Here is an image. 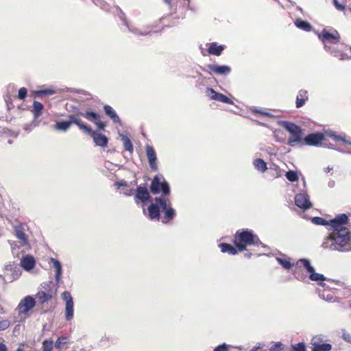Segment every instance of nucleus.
<instances>
[{
    "label": "nucleus",
    "mask_w": 351,
    "mask_h": 351,
    "mask_svg": "<svg viewBox=\"0 0 351 351\" xmlns=\"http://www.w3.org/2000/svg\"><path fill=\"white\" fill-rule=\"evenodd\" d=\"M10 322L7 319L0 321V330H3L10 326Z\"/></svg>",
    "instance_id": "45"
},
{
    "label": "nucleus",
    "mask_w": 351,
    "mask_h": 351,
    "mask_svg": "<svg viewBox=\"0 0 351 351\" xmlns=\"http://www.w3.org/2000/svg\"><path fill=\"white\" fill-rule=\"evenodd\" d=\"M324 140V134L322 133L317 132L312 133L304 138V142L306 145L310 146H317L322 143V142Z\"/></svg>",
    "instance_id": "14"
},
{
    "label": "nucleus",
    "mask_w": 351,
    "mask_h": 351,
    "mask_svg": "<svg viewBox=\"0 0 351 351\" xmlns=\"http://www.w3.org/2000/svg\"><path fill=\"white\" fill-rule=\"evenodd\" d=\"M115 184L117 186V188H119L121 186H124L126 184L125 182H117Z\"/></svg>",
    "instance_id": "55"
},
{
    "label": "nucleus",
    "mask_w": 351,
    "mask_h": 351,
    "mask_svg": "<svg viewBox=\"0 0 351 351\" xmlns=\"http://www.w3.org/2000/svg\"><path fill=\"white\" fill-rule=\"evenodd\" d=\"M219 247L221 248V251L223 252V253H228L231 255H235L238 253V248L236 247H233L232 245L230 244H228V243H220L219 245Z\"/></svg>",
    "instance_id": "23"
},
{
    "label": "nucleus",
    "mask_w": 351,
    "mask_h": 351,
    "mask_svg": "<svg viewBox=\"0 0 351 351\" xmlns=\"http://www.w3.org/2000/svg\"><path fill=\"white\" fill-rule=\"evenodd\" d=\"M0 351H6V346L3 343H0Z\"/></svg>",
    "instance_id": "54"
},
{
    "label": "nucleus",
    "mask_w": 351,
    "mask_h": 351,
    "mask_svg": "<svg viewBox=\"0 0 351 351\" xmlns=\"http://www.w3.org/2000/svg\"><path fill=\"white\" fill-rule=\"evenodd\" d=\"M36 298L40 303H45L51 299V295L49 291L40 290L36 294Z\"/></svg>",
    "instance_id": "27"
},
{
    "label": "nucleus",
    "mask_w": 351,
    "mask_h": 351,
    "mask_svg": "<svg viewBox=\"0 0 351 351\" xmlns=\"http://www.w3.org/2000/svg\"><path fill=\"white\" fill-rule=\"evenodd\" d=\"M64 338H58L57 341H56V347L58 349H62V346L66 343V341H63L62 340Z\"/></svg>",
    "instance_id": "49"
},
{
    "label": "nucleus",
    "mask_w": 351,
    "mask_h": 351,
    "mask_svg": "<svg viewBox=\"0 0 351 351\" xmlns=\"http://www.w3.org/2000/svg\"><path fill=\"white\" fill-rule=\"evenodd\" d=\"M256 112L261 114L263 115L267 116V117H271V116L269 112H268L267 111H265L263 110H256Z\"/></svg>",
    "instance_id": "52"
},
{
    "label": "nucleus",
    "mask_w": 351,
    "mask_h": 351,
    "mask_svg": "<svg viewBox=\"0 0 351 351\" xmlns=\"http://www.w3.org/2000/svg\"><path fill=\"white\" fill-rule=\"evenodd\" d=\"M348 220V217L346 214H341L330 220V226L333 232L330 237L324 239L322 243L324 248L341 252L351 250V237L348 230L345 227Z\"/></svg>",
    "instance_id": "1"
},
{
    "label": "nucleus",
    "mask_w": 351,
    "mask_h": 351,
    "mask_svg": "<svg viewBox=\"0 0 351 351\" xmlns=\"http://www.w3.org/2000/svg\"><path fill=\"white\" fill-rule=\"evenodd\" d=\"M151 191L153 194L162 193L163 197L169 195L170 189L169 184L165 181L163 177L155 176L152 181L150 186Z\"/></svg>",
    "instance_id": "7"
},
{
    "label": "nucleus",
    "mask_w": 351,
    "mask_h": 351,
    "mask_svg": "<svg viewBox=\"0 0 351 351\" xmlns=\"http://www.w3.org/2000/svg\"><path fill=\"white\" fill-rule=\"evenodd\" d=\"M21 266L25 271H30L35 266V260L32 256H26L21 260Z\"/></svg>",
    "instance_id": "19"
},
{
    "label": "nucleus",
    "mask_w": 351,
    "mask_h": 351,
    "mask_svg": "<svg viewBox=\"0 0 351 351\" xmlns=\"http://www.w3.org/2000/svg\"><path fill=\"white\" fill-rule=\"evenodd\" d=\"M332 3L337 10L339 11H343L345 10V5L341 3L338 0H332Z\"/></svg>",
    "instance_id": "43"
},
{
    "label": "nucleus",
    "mask_w": 351,
    "mask_h": 351,
    "mask_svg": "<svg viewBox=\"0 0 351 351\" xmlns=\"http://www.w3.org/2000/svg\"><path fill=\"white\" fill-rule=\"evenodd\" d=\"M324 147H328V148H330V149H334L332 144H329V145L324 144Z\"/></svg>",
    "instance_id": "58"
},
{
    "label": "nucleus",
    "mask_w": 351,
    "mask_h": 351,
    "mask_svg": "<svg viewBox=\"0 0 351 351\" xmlns=\"http://www.w3.org/2000/svg\"><path fill=\"white\" fill-rule=\"evenodd\" d=\"M16 351H23V349L21 348H19Z\"/></svg>",
    "instance_id": "61"
},
{
    "label": "nucleus",
    "mask_w": 351,
    "mask_h": 351,
    "mask_svg": "<svg viewBox=\"0 0 351 351\" xmlns=\"http://www.w3.org/2000/svg\"><path fill=\"white\" fill-rule=\"evenodd\" d=\"M311 221L314 224H316V225L330 226V221H327L322 217H313Z\"/></svg>",
    "instance_id": "41"
},
{
    "label": "nucleus",
    "mask_w": 351,
    "mask_h": 351,
    "mask_svg": "<svg viewBox=\"0 0 351 351\" xmlns=\"http://www.w3.org/2000/svg\"><path fill=\"white\" fill-rule=\"evenodd\" d=\"M35 93L40 97L51 95L56 93L52 88H45L35 91Z\"/></svg>",
    "instance_id": "37"
},
{
    "label": "nucleus",
    "mask_w": 351,
    "mask_h": 351,
    "mask_svg": "<svg viewBox=\"0 0 351 351\" xmlns=\"http://www.w3.org/2000/svg\"><path fill=\"white\" fill-rule=\"evenodd\" d=\"M124 23L128 28L129 31L132 32L134 35L142 36V35H146L147 34V32H143L133 25H130L126 21H124Z\"/></svg>",
    "instance_id": "35"
},
{
    "label": "nucleus",
    "mask_w": 351,
    "mask_h": 351,
    "mask_svg": "<svg viewBox=\"0 0 351 351\" xmlns=\"http://www.w3.org/2000/svg\"><path fill=\"white\" fill-rule=\"evenodd\" d=\"M331 170H332V167H328L326 169H324V172L329 173Z\"/></svg>",
    "instance_id": "56"
},
{
    "label": "nucleus",
    "mask_w": 351,
    "mask_h": 351,
    "mask_svg": "<svg viewBox=\"0 0 351 351\" xmlns=\"http://www.w3.org/2000/svg\"><path fill=\"white\" fill-rule=\"evenodd\" d=\"M62 298L65 301V317L67 321H70L73 317V302L71 295L69 292L64 291L62 294Z\"/></svg>",
    "instance_id": "9"
},
{
    "label": "nucleus",
    "mask_w": 351,
    "mask_h": 351,
    "mask_svg": "<svg viewBox=\"0 0 351 351\" xmlns=\"http://www.w3.org/2000/svg\"><path fill=\"white\" fill-rule=\"evenodd\" d=\"M295 276L296 278L299 279V277L297 276V274L296 273H295Z\"/></svg>",
    "instance_id": "63"
},
{
    "label": "nucleus",
    "mask_w": 351,
    "mask_h": 351,
    "mask_svg": "<svg viewBox=\"0 0 351 351\" xmlns=\"http://www.w3.org/2000/svg\"><path fill=\"white\" fill-rule=\"evenodd\" d=\"M252 256V254L251 253H249V254H245V256L247 257V258H250Z\"/></svg>",
    "instance_id": "60"
},
{
    "label": "nucleus",
    "mask_w": 351,
    "mask_h": 351,
    "mask_svg": "<svg viewBox=\"0 0 351 351\" xmlns=\"http://www.w3.org/2000/svg\"><path fill=\"white\" fill-rule=\"evenodd\" d=\"M234 243L239 252L246 250L247 246L263 245L258 236L249 229L237 230L234 234Z\"/></svg>",
    "instance_id": "3"
},
{
    "label": "nucleus",
    "mask_w": 351,
    "mask_h": 351,
    "mask_svg": "<svg viewBox=\"0 0 351 351\" xmlns=\"http://www.w3.org/2000/svg\"><path fill=\"white\" fill-rule=\"evenodd\" d=\"M206 95L210 99L221 101L224 104H233V101L229 99L227 96L216 92L212 88H206Z\"/></svg>",
    "instance_id": "11"
},
{
    "label": "nucleus",
    "mask_w": 351,
    "mask_h": 351,
    "mask_svg": "<svg viewBox=\"0 0 351 351\" xmlns=\"http://www.w3.org/2000/svg\"><path fill=\"white\" fill-rule=\"evenodd\" d=\"M342 338L343 339V340H345L346 341L348 342V343H351V334L344 331L343 333H342Z\"/></svg>",
    "instance_id": "50"
},
{
    "label": "nucleus",
    "mask_w": 351,
    "mask_h": 351,
    "mask_svg": "<svg viewBox=\"0 0 351 351\" xmlns=\"http://www.w3.org/2000/svg\"><path fill=\"white\" fill-rule=\"evenodd\" d=\"M285 177L291 182H297L298 180V173L295 171H288L285 173Z\"/></svg>",
    "instance_id": "38"
},
{
    "label": "nucleus",
    "mask_w": 351,
    "mask_h": 351,
    "mask_svg": "<svg viewBox=\"0 0 351 351\" xmlns=\"http://www.w3.org/2000/svg\"><path fill=\"white\" fill-rule=\"evenodd\" d=\"M308 99V92L305 90H300L296 97L295 105L298 108L303 106Z\"/></svg>",
    "instance_id": "21"
},
{
    "label": "nucleus",
    "mask_w": 351,
    "mask_h": 351,
    "mask_svg": "<svg viewBox=\"0 0 351 351\" xmlns=\"http://www.w3.org/2000/svg\"><path fill=\"white\" fill-rule=\"evenodd\" d=\"M35 304L34 299L32 296L27 295L21 300L17 308L21 313H27L35 306Z\"/></svg>",
    "instance_id": "13"
},
{
    "label": "nucleus",
    "mask_w": 351,
    "mask_h": 351,
    "mask_svg": "<svg viewBox=\"0 0 351 351\" xmlns=\"http://www.w3.org/2000/svg\"><path fill=\"white\" fill-rule=\"evenodd\" d=\"M160 208L165 213L163 223H167L176 215L175 210L171 207L170 201L165 197H156L155 202H152L147 208L148 217L151 220H159Z\"/></svg>",
    "instance_id": "2"
},
{
    "label": "nucleus",
    "mask_w": 351,
    "mask_h": 351,
    "mask_svg": "<svg viewBox=\"0 0 351 351\" xmlns=\"http://www.w3.org/2000/svg\"><path fill=\"white\" fill-rule=\"evenodd\" d=\"M276 261L286 269H290L293 265L289 258L277 257Z\"/></svg>",
    "instance_id": "36"
},
{
    "label": "nucleus",
    "mask_w": 351,
    "mask_h": 351,
    "mask_svg": "<svg viewBox=\"0 0 351 351\" xmlns=\"http://www.w3.org/2000/svg\"><path fill=\"white\" fill-rule=\"evenodd\" d=\"M50 263L53 264V267L55 269V272H56L55 279H56V283H59L60 280V278H61V276H62V264H61V263L58 260H57V259H56L54 258H50Z\"/></svg>",
    "instance_id": "20"
},
{
    "label": "nucleus",
    "mask_w": 351,
    "mask_h": 351,
    "mask_svg": "<svg viewBox=\"0 0 351 351\" xmlns=\"http://www.w3.org/2000/svg\"><path fill=\"white\" fill-rule=\"evenodd\" d=\"M53 348V341H45L43 343V351H51Z\"/></svg>",
    "instance_id": "42"
},
{
    "label": "nucleus",
    "mask_w": 351,
    "mask_h": 351,
    "mask_svg": "<svg viewBox=\"0 0 351 351\" xmlns=\"http://www.w3.org/2000/svg\"><path fill=\"white\" fill-rule=\"evenodd\" d=\"M319 297L328 302H331L334 298L333 292L330 290H324L319 293Z\"/></svg>",
    "instance_id": "32"
},
{
    "label": "nucleus",
    "mask_w": 351,
    "mask_h": 351,
    "mask_svg": "<svg viewBox=\"0 0 351 351\" xmlns=\"http://www.w3.org/2000/svg\"><path fill=\"white\" fill-rule=\"evenodd\" d=\"M224 49L223 45H218L216 43H212L208 49V53L211 55L219 56Z\"/></svg>",
    "instance_id": "26"
},
{
    "label": "nucleus",
    "mask_w": 351,
    "mask_h": 351,
    "mask_svg": "<svg viewBox=\"0 0 351 351\" xmlns=\"http://www.w3.org/2000/svg\"><path fill=\"white\" fill-rule=\"evenodd\" d=\"M253 165L257 171H261L262 173H264L267 169V163L263 159H255L253 161Z\"/></svg>",
    "instance_id": "28"
},
{
    "label": "nucleus",
    "mask_w": 351,
    "mask_h": 351,
    "mask_svg": "<svg viewBox=\"0 0 351 351\" xmlns=\"http://www.w3.org/2000/svg\"><path fill=\"white\" fill-rule=\"evenodd\" d=\"M43 108H44V106L40 102H39L38 101H34L33 109H32V112H33L34 119H37L40 117V116L42 114V111H43Z\"/></svg>",
    "instance_id": "25"
},
{
    "label": "nucleus",
    "mask_w": 351,
    "mask_h": 351,
    "mask_svg": "<svg viewBox=\"0 0 351 351\" xmlns=\"http://www.w3.org/2000/svg\"><path fill=\"white\" fill-rule=\"evenodd\" d=\"M165 3H167L169 6H171L173 3H174L173 0H163Z\"/></svg>",
    "instance_id": "53"
},
{
    "label": "nucleus",
    "mask_w": 351,
    "mask_h": 351,
    "mask_svg": "<svg viewBox=\"0 0 351 351\" xmlns=\"http://www.w3.org/2000/svg\"><path fill=\"white\" fill-rule=\"evenodd\" d=\"M150 195L145 186H138L136 190L135 198L141 201L143 203L150 199Z\"/></svg>",
    "instance_id": "16"
},
{
    "label": "nucleus",
    "mask_w": 351,
    "mask_h": 351,
    "mask_svg": "<svg viewBox=\"0 0 351 351\" xmlns=\"http://www.w3.org/2000/svg\"><path fill=\"white\" fill-rule=\"evenodd\" d=\"M21 271L19 268H14L11 269V277L9 278V280L10 282L13 280H16L19 278V277L21 276Z\"/></svg>",
    "instance_id": "39"
},
{
    "label": "nucleus",
    "mask_w": 351,
    "mask_h": 351,
    "mask_svg": "<svg viewBox=\"0 0 351 351\" xmlns=\"http://www.w3.org/2000/svg\"><path fill=\"white\" fill-rule=\"evenodd\" d=\"M8 143L9 144H12V141L11 140H9V141H8Z\"/></svg>",
    "instance_id": "62"
},
{
    "label": "nucleus",
    "mask_w": 351,
    "mask_h": 351,
    "mask_svg": "<svg viewBox=\"0 0 351 351\" xmlns=\"http://www.w3.org/2000/svg\"><path fill=\"white\" fill-rule=\"evenodd\" d=\"M228 348V346L226 343H222L217 347H216L214 351H227Z\"/></svg>",
    "instance_id": "48"
},
{
    "label": "nucleus",
    "mask_w": 351,
    "mask_h": 351,
    "mask_svg": "<svg viewBox=\"0 0 351 351\" xmlns=\"http://www.w3.org/2000/svg\"><path fill=\"white\" fill-rule=\"evenodd\" d=\"M298 264H301L306 269L309 274V278L312 281H316L321 286H324L325 284L323 282L326 280V277L321 274L316 273L315 269L311 266L310 261L308 259L302 258L298 261Z\"/></svg>",
    "instance_id": "8"
},
{
    "label": "nucleus",
    "mask_w": 351,
    "mask_h": 351,
    "mask_svg": "<svg viewBox=\"0 0 351 351\" xmlns=\"http://www.w3.org/2000/svg\"><path fill=\"white\" fill-rule=\"evenodd\" d=\"M73 123L77 125L81 130H84V132H85L86 133L90 134V128L85 125L82 121V120L78 117V116L75 114L69 115L68 121H56L55 125H53V129L58 131L66 132Z\"/></svg>",
    "instance_id": "5"
},
{
    "label": "nucleus",
    "mask_w": 351,
    "mask_h": 351,
    "mask_svg": "<svg viewBox=\"0 0 351 351\" xmlns=\"http://www.w3.org/2000/svg\"><path fill=\"white\" fill-rule=\"evenodd\" d=\"M325 341V337L322 335H319L313 337L311 339V345L313 347L315 346L316 344H322Z\"/></svg>",
    "instance_id": "40"
},
{
    "label": "nucleus",
    "mask_w": 351,
    "mask_h": 351,
    "mask_svg": "<svg viewBox=\"0 0 351 351\" xmlns=\"http://www.w3.org/2000/svg\"><path fill=\"white\" fill-rule=\"evenodd\" d=\"M280 125L286 130H287L291 136L288 139V144L289 145L293 146L294 143H299L301 142L302 136V130L298 125L289 121H282Z\"/></svg>",
    "instance_id": "6"
},
{
    "label": "nucleus",
    "mask_w": 351,
    "mask_h": 351,
    "mask_svg": "<svg viewBox=\"0 0 351 351\" xmlns=\"http://www.w3.org/2000/svg\"><path fill=\"white\" fill-rule=\"evenodd\" d=\"M293 351H306L305 346L302 343H298L293 346Z\"/></svg>",
    "instance_id": "47"
},
{
    "label": "nucleus",
    "mask_w": 351,
    "mask_h": 351,
    "mask_svg": "<svg viewBox=\"0 0 351 351\" xmlns=\"http://www.w3.org/2000/svg\"><path fill=\"white\" fill-rule=\"evenodd\" d=\"M104 112L114 123H121L119 116L117 114L115 110L108 105H105L104 107Z\"/></svg>",
    "instance_id": "22"
},
{
    "label": "nucleus",
    "mask_w": 351,
    "mask_h": 351,
    "mask_svg": "<svg viewBox=\"0 0 351 351\" xmlns=\"http://www.w3.org/2000/svg\"><path fill=\"white\" fill-rule=\"evenodd\" d=\"M279 176H280V174L277 173L276 177L278 178V177H279Z\"/></svg>",
    "instance_id": "64"
},
{
    "label": "nucleus",
    "mask_w": 351,
    "mask_h": 351,
    "mask_svg": "<svg viewBox=\"0 0 351 351\" xmlns=\"http://www.w3.org/2000/svg\"><path fill=\"white\" fill-rule=\"evenodd\" d=\"M209 69L215 74L218 75H228L231 71V68L227 65H217V64H209L208 66Z\"/></svg>",
    "instance_id": "17"
},
{
    "label": "nucleus",
    "mask_w": 351,
    "mask_h": 351,
    "mask_svg": "<svg viewBox=\"0 0 351 351\" xmlns=\"http://www.w3.org/2000/svg\"><path fill=\"white\" fill-rule=\"evenodd\" d=\"M282 349V344L280 342H276L269 348V351L281 350Z\"/></svg>",
    "instance_id": "46"
},
{
    "label": "nucleus",
    "mask_w": 351,
    "mask_h": 351,
    "mask_svg": "<svg viewBox=\"0 0 351 351\" xmlns=\"http://www.w3.org/2000/svg\"><path fill=\"white\" fill-rule=\"evenodd\" d=\"M12 254L15 256H19L21 253H23L25 251H22L23 247L21 245L19 241H12L10 243Z\"/></svg>",
    "instance_id": "29"
},
{
    "label": "nucleus",
    "mask_w": 351,
    "mask_h": 351,
    "mask_svg": "<svg viewBox=\"0 0 351 351\" xmlns=\"http://www.w3.org/2000/svg\"><path fill=\"white\" fill-rule=\"evenodd\" d=\"M14 233L16 238L19 240V243L23 247L22 251L28 250L30 248V245L28 242L27 235L25 233L23 228L21 226L15 227Z\"/></svg>",
    "instance_id": "10"
},
{
    "label": "nucleus",
    "mask_w": 351,
    "mask_h": 351,
    "mask_svg": "<svg viewBox=\"0 0 351 351\" xmlns=\"http://www.w3.org/2000/svg\"><path fill=\"white\" fill-rule=\"evenodd\" d=\"M146 154L149 167L152 170H157L156 154L154 148L150 145L146 146Z\"/></svg>",
    "instance_id": "15"
},
{
    "label": "nucleus",
    "mask_w": 351,
    "mask_h": 351,
    "mask_svg": "<svg viewBox=\"0 0 351 351\" xmlns=\"http://www.w3.org/2000/svg\"><path fill=\"white\" fill-rule=\"evenodd\" d=\"M27 90L25 88H24V87L21 88L19 90V94H18L19 99H24L27 95Z\"/></svg>",
    "instance_id": "44"
},
{
    "label": "nucleus",
    "mask_w": 351,
    "mask_h": 351,
    "mask_svg": "<svg viewBox=\"0 0 351 351\" xmlns=\"http://www.w3.org/2000/svg\"><path fill=\"white\" fill-rule=\"evenodd\" d=\"M324 147H328V148H330V149H334L332 144H329V145L324 144Z\"/></svg>",
    "instance_id": "57"
},
{
    "label": "nucleus",
    "mask_w": 351,
    "mask_h": 351,
    "mask_svg": "<svg viewBox=\"0 0 351 351\" xmlns=\"http://www.w3.org/2000/svg\"><path fill=\"white\" fill-rule=\"evenodd\" d=\"M295 25L299 29H303L306 32L310 31L311 29V26L308 22L302 21V19H300L295 20Z\"/></svg>",
    "instance_id": "31"
},
{
    "label": "nucleus",
    "mask_w": 351,
    "mask_h": 351,
    "mask_svg": "<svg viewBox=\"0 0 351 351\" xmlns=\"http://www.w3.org/2000/svg\"><path fill=\"white\" fill-rule=\"evenodd\" d=\"M325 134L326 136H328V137L332 138L335 141H341L344 143H347V144L351 145V140H347L344 137H343L340 135L336 134L335 132L332 130H326L325 132Z\"/></svg>",
    "instance_id": "24"
},
{
    "label": "nucleus",
    "mask_w": 351,
    "mask_h": 351,
    "mask_svg": "<svg viewBox=\"0 0 351 351\" xmlns=\"http://www.w3.org/2000/svg\"><path fill=\"white\" fill-rule=\"evenodd\" d=\"M95 123L101 130H104L105 128V127H106V124L104 123L101 122L100 121V119L96 123Z\"/></svg>",
    "instance_id": "51"
},
{
    "label": "nucleus",
    "mask_w": 351,
    "mask_h": 351,
    "mask_svg": "<svg viewBox=\"0 0 351 351\" xmlns=\"http://www.w3.org/2000/svg\"><path fill=\"white\" fill-rule=\"evenodd\" d=\"M80 115L86 117L88 120L96 123L99 119L100 116L97 113L91 111H86L85 112L80 113Z\"/></svg>",
    "instance_id": "30"
},
{
    "label": "nucleus",
    "mask_w": 351,
    "mask_h": 351,
    "mask_svg": "<svg viewBox=\"0 0 351 351\" xmlns=\"http://www.w3.org/2000/svg\"><path fill=\"white\" fill-rule=\"evenodd\" d=\"M295 204L298 207L304 210H306L312 207V204L309 200V197L305 193H300L295 195Z\"/></svg>",
    "instance_id": "12"
},
{
    "label": "nucleus",
    "mask_w": 351,
    "mask_h": 351,
    "mask_svg": "<svg viewBox=\"0 0 351 351\" xmlns=\"http://www.w3.org/2000/svg\"><path fill=\"white\" fill-rule=\"evenodd\" d=\"M318 38L324 44V49L338 57L340 54V59H343V54L338 52L335 48H332L328 45L329 43L335 44L339 42L340 35L337 30L330 32L326 29H324L321 33L318 34Z\"/></svg>",
    "instance_id": "4"
},
{
    "label": "nucleus",
    "mask_w": 351,
    "mask_h": 351,
    "mask_svg": "<svg viewBox=\"0 0 351 351\" xmlns=\"http://www.w3.org/2000/svg\"><path fill=\"white\" fill-rule=\"evenodd\" d=\"M260 347H254L252 349H251L250 351H257Z\"/></svg>",
    "instance_id": "59"
},
{
    "label": "nucleus",
    "mask_w": 351,
    "mask_h": 351,
    "mask_svg": "<svg viewBox=\"0 0 351 351\" xmlns=\"http://www.w3.org/2000/svg\"><path fill=\"white\" fill-rule=\"evenodd\" d=\"M90 134H92L93 141L96 145L103 147L107 145L108 139L106 136L92 131Z\"/></svg>",
    "instance_id": "18"
},
{
    "label": "nucleus",
    "mask_w": 351,
    "mask_h": 351,
    "mask_svg": "<svg viewBox=\"0 0 351 351\" xmlns=\"http://www.w3.org/2000/svg\"><path fill=\"white\" fill-rule=\"evenodd\" d=\"M121 140L123 143V147L126 151L132 152L133 151V145L130 140V138L123 134L121 135Z\"/></svg>",
    "instance_id": "33"
},
{
    "label": "nucleus",
    "mask_w": 351,
    "mask_h": 351,
    "mask_svg": "<svg viewBox=\"0 0 351 351\" xmlns=\"http://www.w3.org/2000/svg\"><path fill=\"white\" fill-rule=\"evenodd\" d=\"M332 346L329 343L316 344L315 346L312 348L313 351H330Z\"/></svg>",
    "instance_id": "34"
}]
</instances>
